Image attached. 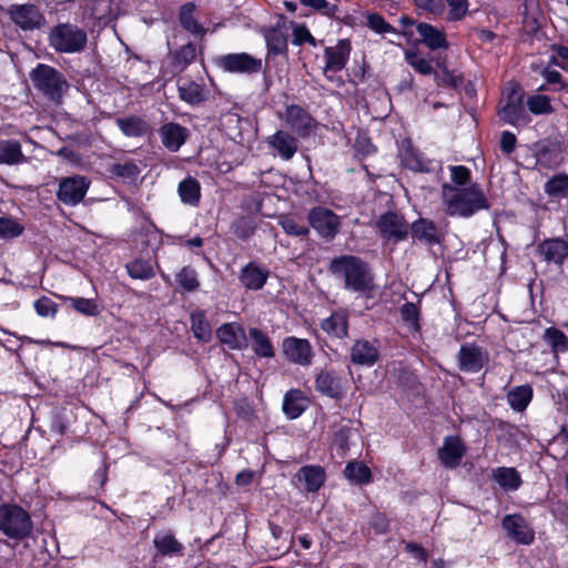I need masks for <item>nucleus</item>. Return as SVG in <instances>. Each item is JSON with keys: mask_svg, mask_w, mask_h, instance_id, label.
Masks as SVG:
<instances>
[{"mask_svg": "<svg viewBox=\"0 0 568 568\" xmlns=\"http://www.w3.org/2000/svg\"><path fill=\"white\" fill-rule=\"evenodd\" d=\"M449 11L447 19L449 21H458L462 20L467 11H468V1L467 0H446Z\"/></svg>", "mask_w": 568, "mask_h": 568, "instance_id": "680f3d73", "label": "nucleus"}, {"mask_svg": "<svg viewBox=\"0 0 568 568\" xmlns=\"http://www.w3.org/2000/svg\"><path fill=\"white\" fill-rule=\"evenodd\" d=\"M488 353L476 343H464L457 354V366L467 374L479 373L488 363Z\"/></svg>", "mask_w": 568, "mask_h": 568, "instance_id": "ddd939ff", "label": "nucleus"}, {"mask_svg": "<svg viewBox=\"0 0 568 568\" xmlns=\"http://www.w3.org/2000/svg\"><path fill=\"white\" fill-rule=\"evenodd\" d=\"M328 271L343 280L346 291L369 296L375 290L374 274L369 264L362 257L351 254L335 256L329 261Z\"/></svg>", "mask_w": 568, "mask_h": 568, "instance_id": "f257e3e1", "label": "nucleus"}, {"mask_svg": "<svg viewBox=\"0 0 568 568\" xmlns=\"http://www.w3.org/2000/svg\"><path fill=\"white\" fill-rule=\"evenodd\" d=\"M116 124L128 138H143L152 130L144 119L136 115L118 119Z\"/></svg>", "mask_w": 568, "mask_h": 568, "instance_id": "4c0bfd02", "label": "nucleus"}, {"mask_svg": "<svg viewBox=\"0 0 568 568\" xmlns=\"http://www.w3.org/2000/svg\"><path fill=\"white\" fill-rule=\"evenodd\" d=\"M278 224L287 235L303 237L310 234V226L297 223V221L290 215L281 216Z\"/></svg>", "mask_w": 568, "mask_h": 568, "instance_id": "6e6d98bb", "label": "nucleus"}, {"mask_svg": "<svg viewBox=\"0 0 568 568\" xmlns=\"http://www.w3.org/2000/svg\"><path fill=\"white\" fill-rule=\"evenodd\" d=\"M349 314L345 308L333 311L321 322V328L331 337L343 339L348 336Z\"/></svg>", "mask_w": 568, "mask_h": 568, "instance_id": "a878e982", "label": "nucleus"}, {"mask_svg": "<svg viewBox=\"0 0 568 568\" xmlns=\"http://www.w3.org/2000/svg\"><path fill=\"white\" fill-rule=\"evenodd\" d=\"M532 144L531 151L535 156V164L546 169H555L564 161V150L561 144Z\"/></svg>", "mask_w": 568, "mask_h": 568, "instance_id": "bb28decb", "label": "nucleus"}, {"mask_svg": "<svg viewBox=\"0 0 568 568\" xmlns=\"http://www.w3.org/2000/svg\"><path fill=\"white\" fill-rule=\"evenodd\" d=\"M409 225L402 214L390 210L383 213L375 223L379 237L385 242H393L394 244L407 240Z\"/></svg>", "mask_w": 568, "mask_h": 568, "instance_id": "0eeeda50", "label": "nucleus"}, {"mask_svg": "<svg viewBox=\"0 0 568 568\" xmlns=\"http://www.w3.org/2000/svg\"><path fill=\"white\" fill-rule=\"evenodd\" d=\"M501 527L507 536L519 545H531L535 541V531L520 514L506 515L501 520Z\"/></svg>", "mask_w": 568, "mask_h": 568, "instance_id": "f3484780", "label": "nucleus"}, {"mask_svg": "<svg viewBox=\"0 0 568 568\" xmlns=\"http://www.w3.org/2000/svg\"><path fill=\"white\" fill-rule=\"evenodd\" d=\"M368 27L377 33H386L394 31V28L389 26L382 16L377 13L369 14L367 18Z\"/></svg>", "mask_w": 568, "mask_h": 568, "instance_id": "338daca9", "label": "nucleus"}, {"mask_svg": "<svg viewBox=\"0 0 568 568\" xmlns=\"http://www.w3.org/2000/svg\"><path fill=\"white\" fill-rule=\"evenodd\" d=\"M399 314L404 326L413 336L422 333V308L419 304L405 302L399 307Z\"/></svg>", "mask_w": 568, "mask_h": 568, "instance_id": "473e14b6", "label": "nucleus"}, {"mask_svg": "<svg viewBox=\"0 0 568 568\" xmlns=\"http://www.w3.org/2000/svg\"><path fill=\"white\" fill-rule=\"evenodd\" d=\"M280 116L293 132L303 139L310 136L318 124L317 121L298 104H287L284 113H281Z\"/></svg>", "mask_w": 568, "mask_h": 568, "instance_id": "f8f14e48", "label": "nucleus"}, {"mask_svg": "<svg viewBox=\"0 0 568 568\" xmlns=\"http://www.w3.org/2000/svg\"><path fill=\"white\" fill-rule=\"evenodd\" d=\"M527 105L530 112L535 114H544L551 111L550 101L545 95H534L527 101Z\"/></svg>", "mask_w": 568, "mask_h": 568, "instance_id": "e2e57ef3", "label": "nucleus"}, {"mask_svg": "<svg viewBox=\"0 0 568 568\" xmlns=\"http://www.w3.org/2000/svg\"><path fill=\"white\" fill-rule=\"evenodd\" d=\"M352 428L348 426H341L333 435V445L341 454H345L349 449V438Z\"/></svg>", "mask_w": 568, "mask_h": 568, "instance_id": "bf43d9fd", "label": "nucleus"}, {"mask_svg": "<svg viewBox=\"0 0 568 568\" xmlns=\"http://www.w3.org/2000/svg\"><path fill=\"white\" fill-rule=\"evenodd\" d=\"M349 358L354 365L372 367L379 359V349L367 339H356L351 347Z\"/></svg>", "mask_w": 568, "mask_h": 568, "instance_id": "5701e85b", "label": "nucleus"}, {"mask_svg": "<svg viewBox=\"0 0 568 568\" xmlns=\"http://www.w3.org/2000/svg\"><path fill=\"white\" fill-rule=\"evenodd\" d=\"M493 479L505 490H517L523 485L520 473L515 467H497L491 470Z\"/></svg>", "mask_w": 568, "mask_h": 568, "instance_id": "72a5a7b5", "label": "nucleus"}, {"mask_svg": "<svg viewBox=\"0 0 568 568\" xmlns=\"http://www.w3.org/2000/svg\"><path fill=\"white\" fill-rule=\"evenodd\" d=\"M196 55L195 47L192 43H187L181 47L174 54V62L178 67L184 68L191 63Z\"/></svg>", "mask_w": 568, "mask_h": 568, "instance_id": "052dcab7", "label": "nucleus"}, {"mask_svg": "<svg viewBox=\"0 0 568 568\" xmlns=\"http://www.w3.org/2000/svg\"><path fill=\"white\" fill-rule=\"evenodd\" d=\"M126 272L131 278L148 281L154 277V266L150 258L136 257L126 263Z\"/></svg>", "mask_w": 568, "mask_h": 568, "instance_id": "79ce46f5", "label": "nucleus"}, {"mask_svg": "<svg viewBox=\"0 0 568 568\" xmlns=\"http://www.w3.org/2000/svg\"><path fill=\"white\" fill-rule=\"evenodd\" d=\"M153 545L156 554L166 556H182L184 546L175 538L172 531L159 532L153 538Z\"/></svg>", "mask_w": 568, "mask_h": 568, "instance_id": "7c9ffc66", "label": "nucleus"}, {"mask_svg": "<svg viewBox=\"0 0 568 568\" xmlns=\"http://www.w3.org/2000/svg\"><path fill=\"white\" fill-rule=\"evenodd\" d=\"M24 160L21 144H0V164H18Z\"/></svg>", "mask_w": 568, "mask_h": 568, "instance_id": "864d4df0", "label": "nucleus"}, {"mask_svg": "<svg viewBox=\"0 0 568 568\" xmlns=\"http://www.w3.org/2000/svg\"><path fill=\"white\" fill-rule=\"evenodd\" d=\"M163 142H185L189 130L178 123H166L161 128Z\"/></svg>", "mask_w": 568, "mask_h": 568, "instance_id": "8fccbe9b", "label": "nucleus"}, {"mask_svg": "<svg viewBox=\"0 0 568 568\" xmlns=\"http://www.w3.org/2000/svg\"><path fill=\"white\" fill-rule=\"evenodd\" d=\"M398 155L402 165L413 172L429 173L435 170L434 161L420 152L415 144H402Z\"/></svg>", "mask_w": 568, "mask_h": 568, "instance_id": "a211bd4d", "label": "nucleus"}, {"mask_svg": "<svg viewBox=\"0 0 568 568\" xmlns=\"http://www.w3.org/2000/svg\"><path fill=\"white\" fill-rule=\"evenodd\" d=\"M345 477L357 484L364 485L372 480V471L367 465L361 462H348L344 469Z\"/></svg>", "mask_w": 568, "mask_h": 568, "instance_id": "37998d69", "label": "nucleus"}, {"mask_svg": "<svg viewBox=\"0 0 568 568\" xmlns=\"http://www.w3.org/2000/svg\"><path fill=\"white\" fill-rule=\"evenodd\" d=\"M308 225L326 242L333 241L342 227L341 216L328 207L317 205L307 213Z\"/></svg>", "mask_w": 568, "mask_h": 568, "instance_id": "423d86ee", "label": "nucleus"}, {"mask_svg": "<svg viewBox=\"0 0 568 568\" xmlns=\"http://www.w3.org/2000/svg\"><path fill=\"white\" fill-rule=\"evenodd\" d=\"M111 176H116L123 182L133 183L140 174L139 166L133 161L112 163L108 168Z\"/></svg>", "mask_w": 568, "mask_h": 568, "instance_id": "c03bdc74", "label": "nucleus"}, {"mask_svg": "<svg viewBox=\"0 0 568 568\" xmlns=\"http://www.w3.org/2000/svg\"><path fill=\"white\" fill-rule=\"evenodd\" d=\"M191 331L199 343H210L213 337L212 326L206 317V312L195 308L190 314Z\"/></svg>", "mask_w": 568, "mask_h": 568, "instance_id": "c85d7f7f", "label": "nucleus"}, {"mask_svg": "<svg viewBox=\"0 0 568 568\" xmlns=\"http://www.w3.org/2000/svg\"><path fill=\"white\" fill-rule=\"evenodd\" d=\"M24 225L11 215L0 216V239L13 240L24 233Z\"/></svg>", "mask_w": 568, "mask_h": 568, "instance_id": "a18cd8bd", "label": "nucleus"}, {"mask_svg": "<svg viewBox=\"0 0 568 568\" xmlns=\"http://www.w3.org/2000/svg\"><path fill=\"white\" fill-rule=\"evenodd\" d=\"M34 88L54 103H61L70 85L65 77L51 65L40 63L30 73Z\"/></svg>", "mask_w": 568, "mask_h": 568, "instance_id": "20e7f679", "label": "nucleus"}, {"mask_svg": "<svg viewBox=\"0 0 568 568\" xmlns=\"http://www.w3.org/2000/svg\"><path fill=\"white\" fill-rule=\"evenodd\" d=\"M231 230L237 239L246 241L255 233L256 223L252 216L241 215L232 222Z\"/></svg>", "mask_w": 568, "mask_h": 568, "instance_id": "49530a36", "label": "nucleus"}, {"mask_svg": "<svg viewBox=\"0 0 568 568\" xmlns=\"http://www.w3.org/2000/svg\"><path fill=\"white\" fill-rule=\"evenodd\" d=\"M405 59L415 71L423 75H429L434 72L430 62L413 50L405 52Z\"/></svg>", "mask_w": 568, "mask_h": 568, "instance_id": "4d7b16f0", "label": "nucleus"}, {"mask_svg": "<svg viewBox=\"0 0 568 568\" xmlns=\"http://www.w3.org/2000/svg\"><path fill=\"white\" fill-rule=\"evenodd\" d=\"M32 528L31 516L22 506L14 503L0 505V532L3 536L22 541L30 537Z\"/></svg>", "mask_w": 568, "mask_h": 568, "instance_id": "7ed1b4c3", "label": "nucleus"}, {"mask_svg": "<svg viewBox=\"0 0 568 568\" xmlns=\"http://www.w3.org/2000/svg\"><path fill=\"white\" fill-rule=\"evenodd\" d=\"M371 528L376 534H386L389 530V519L383 513H375L369 520Z\"/></svg>", "mask_w": 568, "mask_h": 568, "instance_id": "69168bd1", "label": "nucleus"}, {"mask_svg": "<svg viewBox=\"0 0 568 568\" xmlns=\"http://www.w3.org/2000/svg\"><path fill=\"white\" fill-rule=\"evenodd\" d=\"M293 43L296 45H301L305 42L311 43L313 47L316 45L315 39L305 26H296L293 31Z\"/></svg>", "mask_w": 568, "mask_h": 568, "instance_id": "774afa93", "label": "nucleus"}, {"mask_svg": "<svg viewBox=\"0 0 568 568\" xmlns=\"http://www.w3.org/2000/svg\"><path fill=\"white\" fill-rule=\"evenodd\" d=\"M179 92L181 99L191 104H197L205 99L202 87L195 82H187L180 85Z\"/></svg>", "mask_w": 568, "mask_h": 568, "instance_id": "3c124183", "label": "nucleus"}, {"mask_svg": "<svg viewBox=\"0 0 568 568\" xmlns=\"http://www.w3.org/2000/svg\"><path fill=\"white\" fill-rule=\"evenodd\" d=\"M268 50L274 54H282L287 50V36L280 29H271L265 34Z\"/></svg>", "mask_w": 568, "mask_h": 568, "instance_id": "09e8293b", "label": "nucleus"}, {"mask_svg": "<svg viewBox=\"0 0 568 568\" xmlns=\"http://www.w3.org/2000/svg\"><path fill=\"white\" fill-rule=\"evenodd\" d=\"M194 8L193 3H186L181 7L180 23L189 32L196 36H203L205 33V29L193 17Z\"/></svg>", "mask_w": 568, "mask_h": 568, "instance_id": "de8ad7c7", "label": "nucleus"}, {"mask_svg": "<svg viewBox=\"0 0 568 568\" xmlns=\"http://www.w3.org/2000/svg\"><path fill=\"white\" fill-rule=\"evenodd\" d=\"M214 63L229 73L254 74L262 70V60L246 52L219 55Z\"/></svg>", "mask_w": 568, "mask_h": 568, "instance_id": "1a4fd4ad", "label": "nucleus"}, {"mask_svg": "<svg viewBox=\"0 0 568 568\" xmlns=\"http://www.w3.org/2000/svg\"><path fill=\"white\" fill-rule=\"evenodd\" d=\"M349 53L351 43L346 39L339 40L334 47H327L324 51V57L326 59L324 74L328 79H332L327 74L328 72H338L343 70L348 61Z\"/></svg>", "mask_w": 568, "mask_h": 568, "instance_id": "4be33fe9", "label": "nucleus"}, {"mask_svg": "<svg viewBox=\"0 0 568 568\" xmlns=\"http://www.w3.org/2000/svg\"><path fill=\"white\" fill-rule=\"evenodd\" d=\"M90 181L81 175L64 178L57 192L60 202L69 206L78 205L85 196Z\"/></svg>", "mask_w": 568, "mask_h": 568, "instance_id": "2eb2a0df", "label": "nucleus"}, {"mask_svg": "<svg viewBox=\"0 0 568 568\" xmlns=\"http://www.w3.org/2000/svg\"><path fill=\"white\" fill-rule=\"evenodd\" d=\"M542 342L549 346L550 353L557 358L568 352V336L558 327L549 326L544 331Z\"/></svg>", "mask_w": 568, "mask_h": 568, "instance_id": "f704fd0d", "label": "nucleus"}, {"mask_svg": "<svg viewBox=\"0 0 568 568\" xmlns=\"http://www.w3.org/2000/svg\"><path fill=\"white\" fill-rule=\"evenodd\" d=\"M310 399L300 388L287 390L283 397L282 409L288 419H296L308 408Z\"/></svg>", "mask_w": 568, "mask_h": 568, "instance_id": "cd10ccee", "label": "nucleus"}, {"mask_svg": "<svg viewBox=\"0 0 568 568\" xmlns=\"http://www.w3.org/2000/svg\"><path fill=\"white\" fill-rule=\"evenodd\" d=\"M437 67L439 71H434L435 81L439 85H446L452 88H458L463 84V78L458 75H454L450 72L443 61L437 62Z\"/></svg>", "mask_w": 568, "mask_h": 568, "instance_id": "603ef678", "label": "nucleus"}, {"mask_svg": "<svg viewBox=\"0 0 568 568\" xmlns=\"http://www.w3.org/2000/svg\"><path fill=\"white\" fill-rule=\"evenodd\" d=\"M33 308L40 317L54 318L59 311V305L50 297L42 295L33 302Z\"/></svg>", "mask_w": 568, "mask_h": 568, "instance_id": "5fc2aeb1", "label": "nucleus"}, {"mask_svg": "<svg viewBox=\"0 0 568 568\" xmlns=\"http://www.w3.org/2000/svg\"><path fill=\"white\" fill-rule=\"evenodd\" d=\"M409 235L413 243L433 247L444 243L446 232L434 220L419 216L410 223Z\"/></svg>", "mask_w": 568, "mask_h": 568, "instance_id": "6e6552de", "label": "nucleus"}, {"mask_svg": "<svg viewBox=\"0 0 568 568\" xmlns=\"http://www.w3.org/2000/svg\"><path fill=\"white\" fill-rule=\"evenodd\" d=\"M49 41L57 52L77 53L85 49L88 37L85 31L75 24L60 23L51 30Z\"/></svg>", "mask_w": 568, "mask_h": 568, "instance_id": "39448f33", "label": "nucleus"}, {"mask_svg": "<svg viewBox=\"0 0 568 568\" xmlns=\"http://www.w3.org/2000/svg\"><path fill=\"white\" fill-rule=\"evenodd\" d=\"M544 192L550 200H568V174H554L545 182Z\"/></svg>", "mask_w": 568, "mask_h": 568, "instance_id": "e433bc0d", "label": "nucleus"}, {"mask_svg": "<svg viewBox=\"0 0 568 568\" xmlns=\"http://www.w3.org/2000/svg\"><path fill=\"white\" fill-rule=\"evenodd\" d=\"M501 102H504V104L499 109L498 115L504 122L515 125L525 123L526 109L524 105V92L518 84H511Z\"/></svg>", "mask_w": 568, "mask_h": 568, "instance_id": "9b49d317", "label": "nucleus"}, {"mask_svg": "<svg viewBox=\"0 0 568 568\" xmlns=\"http://www.w3.org/2000/svg\"><path fill=\"white\" fill-rule=\"evenodd\" d=\"M452 182L460 187H467L466 185L470 182L471 172L464 165H456L450 168Z\"/></svg>", "mask_w": 568, "mask_h": 568, "instance_id": "0e129e2a", "label": "nucleus"}, {"mask_svg": "<svg viewBox=\"0 0 568 568\" xmlns=\"http://www.w3.org/2000/svg\"><path fill=\"white\" fill-rule=\"evenodd\" d=\"M178 193L181 202L191 206H199L201 202V184L200 182L187 175L178 186Z\"/></svg>", "mask_w": 568, "mask_h": 568, "instance_id": "c9c22d12", "label": "nucleus"}, {"mask_svg": "<svg viewBox=\"0 0 568 568\" xmlns=\"http://www.w3.org/2000/svg\"><path fill=\"white\" fill-rule=\"evenodd\" d=\"M252 339V349L258 357L272 358L275 356L274 346L270 337L260 328L251 327L248 331Z\"/></svg>", "mask_w": 568, "mask_h": 568, "instance_id": "ea45409f", "label": "nucleus"}, {"mask_svg": "<svg viewBox=\"0 0 568 568\" xmlns=\"http://www.w3.org/2000/svg\"><path fill=\"white\" fill-rule=\"evenodd\" d=\"M216 337L221 344L232 351H243L248 346L245 329L243 325L237 322L222 324L216 329Z\"/></svg>", "mask_w": 568, "mask_h": 568, "instance_id": "412c9836", "label": "nucleus"}, {"mask_svg": "<svg viewBox=\"0 0 568 568\" xmlns=\"http://www.w3.org/2000/svg\"><path fill=\"white\" fill-rule=\"evenodd\" d=\"M466 450V445L459 436H446L437 455L443 466L454 469L460 465Z\"/></svg>", "mask_w": 568, "mask_h": 568, "instance_id": "aec40b11", "label": "nucleus"}, {"mask_svg": "<svg viewBox=\"0 0 568 568\" xmlns=\"http://www.w3.org/2000/svg\"><path fill=\"white\" fill-rule=\"evenodd\" d=\"M346 381L335 369L321 368L314 378L315 390L331 399L341 400L345 397L347 387Z\"/></svg>", "mask_w": 568, "mask_h": 568, "instance_id": "9d476101", "label": "nucleus"}, {"mask_svg": "<svg viewBox=\"0 0 568 568\" xmlns=\"http://www.w3.org/2000/svg\"><path fill=\"white\" fill-rule=\"evenodd\" d=\"M294 478L304 483L307 493H317L325 484L326 471L321 465H305L297 470Z\"/></svg>", "mask_w": 568, "mask_h": 568, "instance_id": "b1692460", "label": "nucleus"}, {"mask_svg": "<svg viewBox=\"0 0 568 568\" xmlns=\"http://www.w3.org/2000/svg\"><path fill=\"white\" fill-rule=\"evenodd\" d=\"M63 302L68 303L77 313L84 316L100 315V306L94 298H85L81 296H64L60 295Z\"/></svg>", "mask_w": 568, "mask_h": 568, "instance_id": "a19ab883", "label": "nucleus"}, {"mask_svg": "<svg viewBox=\"0 0 568 568\" xmlns=\"http://www.w3.org/2000/svg\"><path fill=\"white\" fill-rule=\"evenodd\" d=\"M8 13L11 20L23 30H34L42 26L44 19L39 9L30 3L13 4Z\"/></svg>", "mask_w": 568, "mask_h": 568, "instance_id": "6ab92c4d", "label": "nucleus"}, {"mask_svg": "<svg viewBox=\"0 0 568 568\" xmlns=\"http://www.w3.org/2000/svg\"><path fill=\"white\" fill-rule=\"evenodd\" d=\"M443 199L446 214L449 216L467 219L481 210H489L490 207L485 192L477 183L468 187L445 186Z\"/></svg>", "mask_w": 568, "mask_h": 568, "instance_id": "f03ea898", "label": "nucleus"}, {"mask_svg": "<svg viewBox=\"0 0 568 568\" xmlns=\"http://www.w3.org/2000/svg\"><path fill=\"white\" fill-rule=\"evenodd\" d=\"M234 412L239 419L246 423H253L256 418L254 406L247 398H240L235 400Z\"/></svg>", "mask_w": 568, "mask_h": 568, "instance_id": "13d9d810", "label": "nucleus"}, {"mask_svg": "<svg viewBox=\"0 0 568 568\" xmlns=\"http://www.w3.org/2000/svg\"><path fill=\"white\" fill-rule=\"evenodd\" d=\"M176 291L181 294L194 293L200 290L201 283L196 270L191 265L183 266L175 274Z\"/></svg>", "mask_w": 568, "mask_h": 568, "instance_id": "58836bf2", "label": "nucleus"}, {"mask_svg": "<svg viewBox=\"0 0 568 568\" xmlns=\"http://www.w3.org/2000/svg\"><path fill=\"white\" fill-rule=\"evenodd\" d=\"M536 254L548 265L561 267L568 260V237H547L536 245Z\"/></svg>", "mask_w": 568, "mask_h": 568, "instance_id": "4468645a", "label": "nucleus"}, {"mask_svg": "<svg viewBox=\"0 0 568 568\" xmlns=\"http://www.w3.org/2000/svg\"><path fill=\"white\" fill-rule=\"evenodd\" d=\"M282 351L285 358L301 366H310L313 362L314 351L306 338L287 336L282 342Z\"/></svg>", "mask_w": 568, "mask_h": 568, "instance_id": "dca6fc26", "label": "nucleus"}, {"mask_svg": "<svg viewBox=\"0 0 568 568\" xmlns=\"http://www.w3.org/2000/svg\"><path fill=\"white\" fill-rule=\"evenodd\" d=\"M534 397V389L531 385L525 384L515 386L508 390L506 398L510 408L517 413L526 410Z\"/></svg>", "mask_w": 568, "mask_h": 568, "instance_id": "2f4dec72", "label": "nucleus"}, {"mask_svg": "<svg viewBox=\"0 0 568 568\" xmlns=\"http://www.w3.org/2000/svg\"><path fill=\"white\" fill-rule=\"evenodd\" d=\"M268 276L270 271L266 267L248 262L241 268L239 280L246 290L258 291L266 284Z\"/></svg>", "mask_w": 568, "mask_h": 568, "instance_id": "393cba45", "label": "nucleus"}, {"mask_svg": "<svg viewBox=\"0 0 568 568\" xmlns=\"http://www.w3.org/2000/svg\"><path fill=\"white\" fill-rule=\"evenodd\" d=\"M420 41L430 50L448 49L449 44L445 33L432 24L420 22L416 26Z\"/></svg>", "mask_w": 568, "mask_h": 568, "instance_id": "c756f323", "label": "nucleus"}]
</instances>
